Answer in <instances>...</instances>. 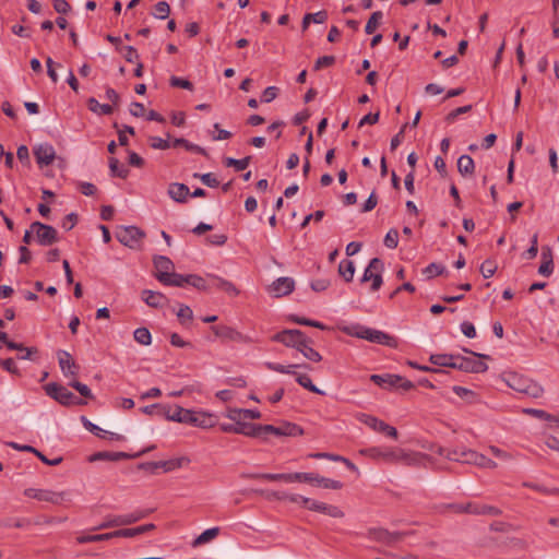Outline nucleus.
<instances>
[{
	"mask_svg": "<svg viewBox=\"0 0 559 559\" xmlns=\"http://www.w3.org/2000/svg\"><path fill=\"white\" fill-rule=\"evenodd\" d=\"M162 416L171 421L186 424L202 429L212 428L217 423V418L214 414L203 411L187 409L179 405H166V408H162Z\"/></svg>",
	"mask_w": 559,
	"mask_h": 559,
	"instance_id": "nucleus-1",
	"label": "nucleus"
},
{
	"mask_svg": "<svg viewBox=\"0 0 559 559\" xmlns=\"http://www.w3.org/2000/svg\"><path fill=\"white\" fill-rule=\"evenodd\" d=\"M506 382L512 390L531 397L536 399L542 396L544 393V389L540 384L515 372L508 373L506 377Z\"/></svg>",
	"mask_w": 559,
	"mask_h": 559,
	"instance_id": "nucleus-2",
	"label": "nucleus"
},
{
	"mask_svg": "<svg viewBox=\"0 0 559 559\" xmlns=\"http://www.w3.org/2000/svg\"><path fill=\"white\" fill-rule=\"evenodd\" d=\"M430 451L447 457L450 461L461 462L465 464L477 465L480 453L469 449H454L448 450L440 445H432L429 448Z\"/></svg>",
	"mask_w": 559,
	"mask_h": 559,
	"instance_id": "nucleus-3",
	"label": "nucleus"
},
{
	"mask_svg": "<svg viewBox=\"0 0 559 559\" xmlns=\"http://www.w3.org/2000/svg\"><path fill=\"white\" fill-rule=\"evenodd\" d=\"M384 270L383 262L379 258H373L370 260L368 266L365 269V272L361 277V282L366 283L371 281L370 289L371 292H377L380 289L383 280L382 272Z\"/></svg>",
	"mask_w": 559,
	"mask_h": 559,
	"instance_id": "nucleus-4",
	"label": "nucleus"
},
{
	"mask_svg": "<svg viewBox=\"0 0 559 559\" xmlns=\"http://www.w3.org/2000/svg\"><path fill=\"white\" fill-rule=\"evenodd\" d=\"M116 237L123 246L138 249L142 239L145 237V233L136 226H124L117 230Z\"/></svg>",
	"mask_w": 559,
	"mask_h": 559,
	"instance_id": "nucleus-5",
	"label": "nucleus"
},
{
	"mask_svg": "<svg viewBox=\"0 0 559 559\" xmlns=\"http://www.w3.org/2000/svg\"><path fill=\"white\" fill-rule=\"evenodd\" d=\"M32 233H34L36 241L40 246H51L59 240L58 231L50 225L43 224L40 222H34L31 224Z\"/></svg>",
	"mask_w": 559,
	"mask_h": 559,
	"instance_id": "nucleus-6",
	"label": "nucleus"
},
{
	"mask_svg": "<svg viewBox=\"0 0 559 559\" xmlns=\"http://www.w3.org/2000/svg\"><path fill=\"white\" fill-rule=\"evenodd\" d=\"M45 391L47 395L55 399L62 405L69 406L74 404H82L81 400H79L71 391L56 382L46 384Z\"/></svg>",
	"mask_w": 559,
	"mask_h": 559,
	"instance_id": "nucleus-7",
	"label": "nucleus"
},
{
	"mask_svg": "<svg viewBox=\"0 0 559 559\" xmlns=\"http://www.w3.org/2000/svg\"><path fill=\"white\" fill-rule=\"evenodd\" d=\"M307 336L304 332L297 329L283 330L272 336V341L282 343L286 347L299 350L302 343L306 342Z\"/></svg>",
	"mask_w": 559,
	"mask_h": 559,
	"instance_id": "nucleus-8",
	"label": "nucleus"
},
{
	"mask_svg": "<svg viewBox=\"0 0 559 559\" xmlns=\"http://www.w3.org/2000/svg\"><path fill=\"white\" fill-rule=\"evenodd\" d=\"M264 433H272L276 437H298L305 433L302 427L290 421H282L278 426L264 425Z\"/></svg>",
	"mask_w": 559,
	"mask_h": 559,
	"instance_id": "nucleus-9",
	"label": "nucleus"
},
{
	"mask_svg": "<svg viewBox=\"0 0 559 559\" xmlns=\"http://www.w3.org/2000/svg\"><path fill=\"white\" fill-rule=\"evenodd\" d=\"M421 455L419 453H407L403 450H384L382 460L389 463L403 462L407 465L419 463Z\"/></svg>",
	"mask_w": 559,
	"mask_h": 559,
	"instance_id": "nucleus-10",
	"label": "nucleus"
},
{
	"mask_svg": "<svg viewBox=\"0 0 559 559\" xmlns=\"http://www.w3.org/2000/svg\"><path fill=\"white\" fill-rule=\"evenodd\" d=\"M24 495L28 498L36 499L38 501L50 502L59 504L64 500V492H56L48 489L27 488L24 490Z\"/></svg>",
	"mask_w": 559,
	"mask_h": 559,
	"instance_id": "nucleus-11",
	"label": "nucleus"
},
{
	"mask_svg": "<svg viewBox=\"0 0 559 559\" xmlns=\"http://www.w3.org/2000/svg\"><path fill=\"white\" fill-rule=\"evenodd\" d=\"M59 367L64 377H76L80 366L75 362L72 355L67 350L57 352Z\"/></svg>",
	"mask_w": 559,
	"mask_h": 559,
	"instance_id": "nucleus-12",
	"label": "nucleus"
},
{
	"mask_svg": "<svg viewBox=\"0 0 559 559\" xmlns=\"http://www.w3.org/2000/svg\"><path fill=\"white\" fill-rule=\"evenodd\" d=\"M454 368L466 372H485L488 369L487 364L479 359L456 356Z\"/></svg>",
	"mask_w": 559,
	"mask_h": 559,
	"instance_id": "nucleus-13",
	"label": "nucleus"
},
{
	"mask_svg": "<svg viewBox=\"0 0 559 559\" xmlns=\"http://www.w3.org/2000/svg\"><path fill=\"white\" fill-rule=\"evenodd\" d=\"M34 155L40 167L50 165L56 158V151L49 143H41L34 147Z\"/></svg>",
	"mask_w": 559,
	"mask_h": 559,
	"instance_id": "nucleus-14",
	"label": "nucleus"
},
{
	"mask_svg": "<svg viewBox=\"0 0 559 559\" xmlns=\"http://www.w3.org/2000/svg\"><path fill=\"white\" fill-rule=\"evenodd\" d=\"M153 264L155 269V277L163 282L166 277L174 271L175 265L173 261L165 255H156L153 259Z\"/></svg>",
	"mask_w": 559,
	"mask_h": 559,
	"instance_id": "nucleus-15",
	"label": "nucleus"
},
{
	"mask_svg": "<svg viewBox=\"0 0 559 559\" xmlns=\"http://www.w3.org/2000/svg\"><path fill=\"white\" fill-rule=\"evenodd\" d=\"M365 333L366 335H362V340H367L371 343L386 345L389 347L397 346L396 338L382 331L368 328L367 331H365Z\"/></svg>",
	"mask_w": 559,
	"mask_h": 559,
	"instance_id": "nucleus-16",
	"label": "nucleus"
},
{
	"mask_svg": "<svg viewBox=\"0 0 559 559\" xmlns=\"http://www.w3.org/2000/svg\"><path fill=\"white\" fill-rule=\"evenodd\" d=\"M295 288V282L290 277H280L272 283L269 287V292L273 294L274 297H283L289 295Z\"/></svg>",
	"mask_w": 559,
	"mask_h": 559,
	"instance_id": "nucleus-17",
	"label": "nucleus"
},
{
	"mask_svg": "<svg viewBox=\"0 0 559 559\" xmlns=\"http://www.w3.org/2000/svg\"><path fill=\"white\" fill-rule=\"evenodd\" d=\"M142 300L148 306V307H152V308H163L164 306H166L168 304V298L159 293V292H154V290H150V289H145L142 292Z\"/></svg>",
	"mask_w": 559,
	"mask_h": 559,
	"instance_id": "nucleus-18",
	"label": "nucleus"
},
{
	"mask_svg": "<svg viewBox=\"0 0 559 559\" xmlns=\"http://www.w3.org/2000/svg\"><path fill=\"white\" fill-rule=\"evenodd\" d=\"M212 331L217 337L235 341V342H243L246 337L234 328L228 325H216L212 328Z\"/></svg>",
	"mask_w": 559,
	"mask_h": 559,
	"instance_id": "nucleus-19",
	"label": "nucleus"
},
{
	"mask_svg": "<svg viewBox=\"0 0 559 559\" xmlns=\"http://www.w3.org/2000/svg\"><path fill=\"white\" fill-rule=\"evenodd\" d=\"M370 536L372 539L377 540V542H380V543H383V544H386V545H392L399 540H401L402 538V534L401 533H391L386 530H383V528H374V530H371L369 532Z\"/></svg>",
	"mask_w": 559,
	"mask_h": 559,
	"instance_id": "nucleus-20",
	"label": "nucleus"
},
{
	"mask_svg": "<svg viewBox=\"0 0 559 559\" xmlns=\"http://www.w3.org/2000/svg\"><path fill=\"white\" fill-rule=\"evenodd\" d=\"M82 421H83V425L84 427L91 431L92 433H94L95 436L99 437V438H108L110 440H116V441H122L124 440V437L119 435V433H115V432H109V431H105L103 430L102 428H99L97 425L91 423L88 419H86L85 417H82Z\"/></svg>",
	"mask_w": 559,
	"mask_h": 559,
	"instance_id": "nucleus-21",
	"label": "nucleus"
},
{
	"mask_svg": "<svg viewBox=\"0 0 559 559\" xmlns=\"http://www.w3.org/2000/svg\"><path fill=\"white\" fill-rule=\"evenodd\" d=\"M308 509L316 512L328 514L332 518H343L344 512L336 506L326 504L319 501H313L308 506Z\"/></svg>",
	"mask_w": 559,
	"mask_h": 559,
	"instance_id": "nucleus-22",
	"label": "nucleus"
},
{
	"mask_svg": "<svg viewBox=\"0 0 559 559\" xmlns=\"http://www.w3.org/2000/svg\"><path fill=\"white\" fill-rule=\"evenodd\" d=\"M168 195L176 202L185 203L190 194L189 188L185 183L174 182L168 187Z\"/></svg>",
	"mask_w": 559,
	"mask_h": 559,
	"instance_id": "nucleus-23",
	"label": "nucleus"
},
{
	"mask_svg": "<svg viewBox=\"0 0 559 559\" xmlns=\"http://www.w3.org/2000/svg\"><path fill=\"white\" fill-rule=\"evenodd\" d=\"M207 278L211 281V287H216L230 296L239 295V289L231 282L215 275H207Z\"/></svg>",
	"mask_w": 559,
	"mask_h": 559,
	"instance_id": "nucleus-24",
	"label": "nucleus"
},
{
	"mask_svg": "<svg viewBox=\"0 0 559 559\" xmlns=\"http://www.w3.org/2000/svg\"><path fill=\"white\" fill-rule=\"evenodd\" d=\"M370 380L382 388H393L396 386L400 381H402V377L397 374H372Z\"/></svg>",
	"mask_w": 559,
	"mask_h": 559,
	"instance_id": "nucleus-25",
	"label": "nucleus"
},
{
	"mask_svg": "<svg viewBox=\"0 0 559 559\" xmlns=\"http://www.w3.org/2000/svg\"><path fill=\"white\" fill-rule=\"evenodd\" d=\"M263 426L264 425L245 423L243 420L242 423H238L237 433L247 437H260L264 433Z\"/></svg>",
	"mask_w": 559,
	"mask_h": 559,
	"instance_id": "nucleus-26",
	"label": "nucleus"
},
{
	"mask_svg": "<svg viewBox=\"0 0 559 559\" xmlns=\"http://www.w3.org/2000/svg\"><path fill=\"white\" fill-rule=\"evenodd\" d=\"M0 342L4 343L7 345V347L10 349H25L26 355H21L20 356L21 359H29L32 354L37 353V348H35V347H25L23 344L8 341L7 333L2 332V331H0Z\"/></svg>",
	"mask_w": 559,
	"mask_h": 559,
	"instance_id": "nucleus-27",
	"label": "nucleus"
},
{
	"mask_svg": "<svg viewBox=\"0 0 559 559\" xmlns=\"http://www.w3.org/2000/svg\"><path fill=\"white\" fill-rule=\"evenodd\" d=\"M221 533V528L218 526L211 527L202 532L198 537H195L192 542L193 547H199L204 544H207L215 539Z\"/></svg>",
	"mask_w": 559,
	"mask_h": 559,
	"instance_id": "nucleus-28",
	"label": "nucleus"
},
{
	"mask_svg": "<svg viewBox=\"0 0 559 559\" xmlns=\"http://www.w3.org/2000/svg\"><path fill=\"white\" fill-rule=\"evenodd\" d=\"M309 475L312 478L311 484L313 485L334 490L341 489L343 487V484L338 480L325 478L314 473H309Z\"/></svg>",
	"mask_w": 559,
	"mask_h": 559,
	"instance_id": "nucleus-29",
	"label": "nucleus"
},
{
	"mask_svg": "<svg viewBox=\"0 0 559 559\" xmlns=\"http://www.w3.org/2000/svg\"><path fill=\"white\" fill-rule=\"evenodd\" d=\"M445 510H449L453 513H469L477 514V503L467 502V503H450L444 506Z\"/></svg>",
	"mask_w": 559,
	"mask_h": 559,
	"instance_id": "nucleus-30",
	"label": "nucleus"
},
{
	"mask_svg": "<svg viewBox=\"0 0 559 559\" xmlns=\"http://www.w3.org/2000/svg\"><path fill=\"white\" fill-rule=\"evenodd\" d=\"M311 344L312 341L309 337H307L306 342L302 343L298 352H300L305 358L314 362H319L322 360V356L320 355L319 352L312 348Z\"/></svg>",
	"mask_w": 559,
	"mask_h": 559,
	"instance_id": "nucleus-31",
	"label": "nucleus"
},
{
	"mask_svg": "<svg viewBox=\"0 0 559 559\" xmlns=\"http://www.w3.org/2000/svg\"><path fill=\"white\" fill-rule=\"evenodd\" d=\"M474 160L469 155H462L457 159V170L463 176H468L474 173Z\"/></svg>",
	"mask_w": 559,
	"mask_h": 559,
	"instance_id": "nucleus-32",
	"label": "nucleus"
},
{
	"mask_svg": "<svg viewBox=\"0 0 559 559\" xmlns=\"http://www.w3.org/2000/svg\"><path fill=\"white\" fill-rule=\"evenodd\" d=\"M358 420L360 423H364L365 425H367L368 427H370L371 429H373L374 431H381L383 430V427L385 425L384 421L378 419L377 417L374 416H371V415H367V414H359L357 416Z\"/></svg>",
	"mask_w": 559,
	"mask_h": 559,
	"instance_id": "nucleus-33",
	"label": "nucleus"
},
{
	"mask_svg": "<svg viewBox=\"0 0 559 559\" xmlns=\"http://www.w3.org/2000/svg\"><path fill=\"white\" fill-rule=\"evenodd\" d=\"M109 169L112 177L127 178L129 175V169L121 165L116 157L109 158Z\"/></svg>",
	"mask_w": 559,
	"mask_h": 559,
	"instance_id": "nucleus-34",
	"label": "nucleus"
},
{
	"mask_svg": "<svg viewBox=\"0 0 559 559\" xmlns=\"http://www.w3.org/2000/svg\"><path fill=\"white\" fill-rule=\"evenodd\" d=\"M456 356L436 354L430 356V361L436 366L454 368Z\"/></svg>",
	"mask_w": 559,
	"mask_h": 559,
	"instance_id": "nucleus-35",
	"label": "nucleus"
},
{
	"mask_svg": "<svg viewBox=\"0 0 559 559\" xmlns=\"http://www.w3.org/2000/svg\"><path fill=\"white\" fill-rule=\"evenodd\" d=\"M340 275L346 281L352 282L355 274V265L350 260H343L338 265Z\"/></svg>",
	"mask_w": 559,
	"mask_h": 559,
	"instance_id": "nucleus-36",
	"label": "nucleus"
},
{
	"mask_svg": "<svg viewBox=\"0 0 559 559\" xmlns=\"http://www.w3.org/2000/svg\"><path fill=\"white\" fill-rule=\"evenodd\" d=\"M166 286H176L182 287L185 284H188V275H181L175 273L174 271L166 277L165 281L160 282Z\"/></svg>",
	"mask_w": 559,
	"mask_h": 559,
	"instance_id": "nucleus-37",
	"label": "nucleus"
},
{
	"mask_svg": "<svg viewBox=\"0 0 559 559\" xmlns=\"http://www.w3.org/2000/svg\"><path fill=\"white\" fill-rule=\"evenodd\" d=\"M250 159H251L250 156H247L241 159L226 157L224 159V164L226 167H234L237 171H241V170H245L249 166Z\"/></svg>",
	"mask_w": 559,
	"mask_h": 559,
	"instance_id": "nucleus-38",
	"label": "nucleus"
},
{
	"mask_svg": "<svg viewBox=\"0 0 559 559\" xmlns=\"http://www.w3.org/2000/svg\"><path fill=\"white\" fill-rule=\"evenodd\" d=\"M134 341L141 345L147 346L152 343L151 332L146 328H138L133 332Z\"/></svg>",
	"mask_w": 559,
	"mask_h": 559,
	"instance_id": "nucleus-39",
	"label": "nucleus"
},
{
	"mask_svg": "<svg viewBox=\"0 0 559 559\" xmlns=\"http://www.w3.org/2000/svg\"><path fill=\"white\" fill-rule=\"evenodd\" d=\"M88 108L93 112L100 114V115H110L112 112V107L108 104H99L95 98H90L88 102Z\"/></svg>",
	"mask_w": 559,
	"mask_h": 559,
	"instance_id": "nucleus-40",
	"label": "nucleus"
},
{
	"mask_svg": "<svg viewBox=\"0 0 559 559\" xmlns=\"http://www.w3.org/2000/svg\"><path fill=\"white\" fill-rule=\"evenodd\" d=\"M264 365L269 370L280 372V373H286V374H295V368L299 367V365L284 366V365L275 364V362H271V361H267Z\"/></svg>",
	"mask_w": 559,
	"mask_h": 559,
	"instance_id": "nucleus-41",
	"label": "nucleus"
},
{
	"mask_svg": "<svg viewBox=\"0 0 559 559\" xmlns=\"http://www.w3.org/2000/svg\"><path fill=\"white\" fill-rule=\"evenodd\" d=\"M250 478L262 479L269 481H285L287 483V474H272V473H259L248 475Z\"/></svg>",
	"mask_w": 559,
	"mask_h": 559,
	"instance_id": "nucleus-42",
	"label": "nucleus"
},
{
	"mask_svg": "<svg viewBox=\"0 0 559 559\" xmlns=\"http://www.w3.org/2000/svg\"><path fill=\"white\" fill-rule=\"evenodd\" d=\"M117 526H124V520L122 515L107 516L105 521L96 527V530H105Z\"/></svg>",
	"mask_w": 559,
	"mask_h": 559,
	"instance_id": "nucleus-43",
	"label": "nucleus"
},
{
	"mask_svg": "<svg viewBox=\"0 0 559 559\" xmlns=\"http://www.w3.org/2000/svg\"><path fill=\"white\" fill-rule=\"evenodd\" d=\"M112 538V532L105 534H96V535H83L76 538L79 544L94 543V542H104Z\"/></svg>",
	"mask_w": 559,
	"mask_h": 559,
	"instance_id": "nucleus-44",
	"label": "nucleus"
},
{
	"mask_svg": "<svg viewBox=\"0 0 559 559\" xmlns=\"http://www.w3.org/2000/svg\"><path fill=\"white\" fill-rule=\"evenodd\" d=\"M173 145L174 146H183L187 151H191V152H194V153H198V154H202V155H206V151L197 145V144H193L189 141H187L186 139H175V141L173 142Z\"/></svg>",
	"mask_w": 559,
	"mask_h": 559,
	"instance_id": "nucleus-45",
	"label": "nucleus"
},
{
	"mask_svg": "<svg viewBox=\"0 0 559 559\" xmlns=\"http://www.w3.org/2000/svg\"><path fill=\"white\" fill-rule=\"evenodd\" d=\"M296 381L305 389L309 390L310 392L317 393V394H323V391H321L317 385H314L310 379L309 376L299 373L296 377Z\"/></svg>",
	"mask_w": 559,
	"mask_h": 559,
	"instance_id": "nucleus-46",
	"label": "nucleus"
},
{
	"mask_svg": "<svg viewBox=\"0 0 559 559\" xmlns=\"http://www.w3.org/2000/svg\"><path fill=\"white\" fill-rule=\"evenodd\" d=\"M123 457H127V454H124L122 452H116V453L97 452L90 457V461L91 462L100 461V460L118 461Z\"/></svg>",
	"mask_w": 559,
	"mask_h": 559,
	"instance_id": "nucleus-47",
	"label": "nucleus"
},
{
	"mask_svg": "<svg viewBox=\"0 0 559 559\" xmlns=\"http://www.w3.org/2000/svg\"><path fill=\"white\" fill-rule=\"evenodd\" d=\"M381 20H382V12H380V11L373 12L366 24V27H365L366 33L367 34L374 33V31L380 25Z\"/></svg>",
	"mask_w": 559,
	"mask_h": 559,
	"instance_id": "nucleus-48",
	"label": "nucleus"
},
{
	"mask_svg": "<svg viewBox=\"0 0 559 559\" xmlns=\"http://www.w3.org/2000/svg\"><path fill=\"white\" fill-rule=\"evenodd\" d=\"M170 13V7L166 1H159L154 7V16L159 20H165Z\"/></svg>",
	"mask_w": 559,
	"mask_h": 559,
	"instance_id": "nucleus-49",
	"label": "nucleus"
},
{
	"mask_svg": "<svg viewBox=\"0 0 559 559\" xmlns=\"http://www.w3.org/2000/svg\"><path fill=\"white\" fill-rule=\"evenodd\" d=\"M188 284L192 285L193 287H195L200 290H209L211 287V285L207 284L205 278L194 275V274L188 275Z\"/></svg>",
	"mask_w": 559,
	"mask_h": 559,
	"instance_id": "nucleus-50",
	"label": "nucleus"
},
{
	"mask_svg": "<svg viewBox=\"0 0 559 559\" xmlns=\"http://www.w3.org/2000/svg\"><path fill=\"white\" fill-rule=\"evenodd\" d=\"M445 272V267L439 263H430L426 266L423 273L428 277L432 278L438 275H442Z\"/></svg>",
	"mask_w": 559,
	"mask_h": 559,
	"instance_id": "nucleus-51",
	"label": "nucleus"
},
{
	"mask_svg": "<svg viewBox=\"0 0 559 559\" xmlns=\"http://www.w3.org/2000/svg\"><path fill=\"white\" fill-rule=\"evenodd\" d=\"M290 320L297 324H301V325H308V326H313V328H317V329H320V330H326L328 328L319 322V321H313V320H310V319H306V318H300V317H297V316H292L290 317Z\"/></svg>",
	"mask_w": 559,
	"mask_h": 559,
	"instance_id": "nucleus-52",
	"label": "nucleus"
},
{
	"mask_svg": "<svg viewBox=\"0 0 559 559\" xmlns=\"http://www.w3.org/2000/svg\"><path fill=\"white\" fill-rule=\"evenodd\" d=\"M177 317L181 324H186V322L191 321L193 319V312L191 308L187 305H180Z\"/></svg>",
	"mask_w": 559,
	"mask_h": 559,
	"instance_id": "nucleus-53",
	"label": "nucleus"
},
{
	"mask_svg": "<svg viewBox=\"0 0 559 559\" xmlns=\"http://www.w3.org/2000/svg\"><path fill=\"white\" fill-rule=\"evenodd\" d=\"M367 326L356 324L343 328V332L349 336L362 338V335H366L365 331H367Z\"/></svg>",
	"mask_w": 559,
	"mask_h": 559,
	"instance_id": "nucleus-54",
	"label": "nucleus"
},
{
	"mask_svg": "<svg viewBox=\"0 0 559 559\" xmlns=\"http://www.w3.org/2000/svg\"><path fill=\"white\" fill-rule=\"evenodd\" d=\"M399 245V231L394 228L390 229L384 237V246L395 249Z\"/></svg>",
	"mask_w": 559,
	"mask_h": 559,
	"instance_id": "nucleus-55",
	"label": "nucleus"
},
{
	"mask_svg": "<svg viewBox=\"0 0 559 559\" xmlns=\"http://www.w3.org/2000/svg\"><path fill=\"white\" fill-rule=\"evenodd\" d=\"M358 453L362 456H367L372 460H382L383 449L378 448V447H372V448H368V449H361V450H359Z\"/></svg>",
	"mask_w": 559,
	"mask_h": 559,
	"instance_id": "nucleus-56",
	"label": "nucleus"
},
{
	"mask_svg": "<svg viewBox=\"0 0 559 559\" xmlns=\"http://www.w3.org/2000/svg\"><path fill=\"white\" fill-rule=\"evenodd\" d=\"M538 252V235L534 234L531 240V247L523 253V258L532 260L537 255Z\"/></svg>",
	"mask_w": 559,
	"mask_h": 559,
	"instance_id": "nucleus-57",
	"label": "nucleus"
},
{
	"mask_svg": "<svg viewBox=\"0 0 559 559\" xmlns=\"http://www.w3.org/2000/svg\"><path fill=\"white\" fill-rule=\"evenodd\" d=\"M497 271V265L491 260H486L480 265V273L485 278L491 277Z\"/></svg>",
	"mask_w": 559,
	"mask_h": 559,
	"instance_id": "nucleus-58",
	"label": "nucleus"
},
{
	"mask_svg": "<svg viewBox=\"0 0 559 559\" xmlns=\"http://www.w3.org/2000/svg\"><path fill=\"white\" fill-rule=\"evenodd\" d=\"M312 483L309 473H288L287 483Z\"/></svg>",
	"mask_w": 559,
	"mask_h": 559,
	"instance_id": "nucleus-59",
	"label": "nucleus"
},
{
	"mask_svg": "<svg viewBox=\"0 0 559 559\" xmlns=\"http://www.w3.org/2000/svg\"><path fill=\"white\" fill-rule=\"evenodd\" d=\"M335 63V57L334 56H323L317 59L314 62V70L319 71L323 68H329Z\"/></svg>",
	"mask_w": 559,
	"mask_h": 559,
	"instance_id": "nucleus-60",
	"label": "nucleus"
},
{
	"mask_svg": "<svg viewBox=\"0 0 559 559\" xmlns=\"http://www.w3.org/2000/svg\"><path fill=\"white\" fill-rule=\"evenodd\" d=\"M69 385L72 386L73 389H75L82 396L88 397V399L93 397L92 391L86 384H83L76 380H73L69 383Z\"/></svg>",
	"mask_w": 559,
	"mask_h": 559,
	"instance_id": "nucleus-61",
	"label": "nucleus"
},
{
	"mask_svg": "<svg viewBox=\"0 0 559 559\" xmlns=\"http://www.w3.org/2000/svg\"><path fill=\"white\" fill-rule=\"evenodd\" d=\"M148 142L151 147L155 150H167L170 147V143L168 142V140H164L159 136H150Z\"/></svg>",
	"mask_w": 559,
	"mask_h": 559,
	"instance_id": "nucleus-62",
	"label": "nucleus"
},
{
	"mask_svg": "<svg viewBox=\"0 0 559 559\" xmlns=\"http://www.w3.org/2000/svg\"><path fill=\"white\" fill-rule=\"evenodd\" d=\"M278 92H280L278 87L269 86L263 91L261 100L263 103H271L272 100H274L277 97Z\"/></svg>",
	"mask_w": 559,
	"mask_h": 559,
	"instance_id": "nucleus-63",
	"label": "nucleus"
},
{
	"mask_svg": "<svg viewBox=\"0 0 559 559\" xmlns=\"http://www.w3.org/2000/svg\"><path fill=\"white\" fill-rule=\"evenodd\" d=\"M120 52L123 55L128 62H134L139 59V55L132 46L121 47Z\"/></svg>",
	"mask_w": 559,
	"mask_h": 559,
	"instance_id": "nucleus-64",
	"label": "nucleus"
}]
</instances>
